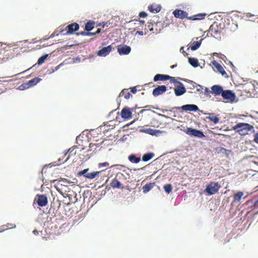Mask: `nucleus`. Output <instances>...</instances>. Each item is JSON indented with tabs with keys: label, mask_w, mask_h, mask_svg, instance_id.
Listing matches in <instances>:
<instances>
[{
	"label": "nucleus",
	"mask_w": 258,
	"mask_h": 258,
	"mask_svg": "<svg viewBox=\"0 0 258 258\" xmlns=\"http://www.w3.org/2000/svg\"><path fill=\"white\" fill-rule=\"evenodd\" d=\"M232 128L241 136L248 134L249 131L254 128L253 126L249 123L240 122L235 125Z\"/></svg>",
	"instance_id": "obj_1"
},
{
	"label": "nucleus",
	"mask_w": 258,
	"mask_h": 258,
	"mask_svg": "<svg viewBox=\"0 0 258 258\" xmlns=\"http://www.w3.org/2000/svg\"><path fill=\"white\" fill-rule=\"evenodd\" d=\"M3 47V58H12L18 53V48L14 45L4 44Z\"/></svg>",
	"instance_id": "obj_2"
},
{
	"label": "nucleus",
	"mask_w": 258,
	"mask_h": 258,
	"mask_svg": "<svg viewBox=\"0 0 258 258\" xmlns=\"http://www.w3.org/2000/svg\"><path fill=\"white\" fill-rule=\"evenodd\" d=\"M124 176L122 173H118L116 175V176L112 180L110 183L111 186L114 188H124V186L122 185L120 181L122 179L124 178Z\"/></svg>",
	"instance_id": "obj_3"
},
{
	"label": "nucleus",
	"mask_w": 258,
	"mask_h": 258,
	"mask_svg": "<svg viewBox=\"0 0 258 258\" xmlns=\"http://www.w3.org/2000/svg\"><path fill=\"white\" fill-rule=\"evenodd\" d=\"M220 187L218 182L211 181L207 185L205 191L210 195H214L218 191Z\"/></svg>",
	"instance_id": "obj_4"
},
{
	"label": "nucleus",
	"mask_w": 258,
	"mask_h": 258,
	"mask_svg": "<svg viewBox=\"0 0 258 258\" xmlns=\"http://www.w3.org/2000/svg\"><path fill=\"white\" fill-rule=\"evenodd\" d=\"M221 28H219L217 23H214L211 25L209 29V33L216 39L220 38Z\"/></svg>",
	"instance_id": "obj_5"
},
{
	"label": "nucleus",
	"mask_w": 258,
	"mask_h": 258,
	"mask_svg": "<svg viewBox=\"0 0 258 258\" xmlns=\"http://www.w3.org/2000/svg\"><path fill=\"white\" fill-rule=\"evenodd\" d=\"M185 133L189 136L197 137L200 138H202L205 137L204 133L202 131L192 128H187Z\"/></svg>",
	"instance_id": "obj_6"
},
{
	"label": "nucleus",
	"mask_w": 258,
	"mask_h": 258,
	"mask_svg": "<svg viewBox=\"0 0 258 258\" xmlns=\"http://www.w3.org/2000/svg\"><path fill=\"white\" fill-rule=\"evenodd\" d=\"M79 29V25L78 23H72L66 27L65 31L66 33H64V35H70L74 34V33L78 30Z\"/></svg>",
	"instance_id": "obj_7"
},
{
	"label": "nucleus",
	"mask_w": 258,
	"mask_h": 258,
	"mask_svg": "<svg viewBox=\"0 0 258 258\" xmlns=\"http://www.w3.org/2000/svg\"><path fill=\"white\" fill-rule=\"evenodd\" d=\"M38 205L40 207L45 206L48 203L47 198L44 195H37L35 199Z\"/></svg>",
	"instance_id": "obj_8"
},
{
	"label": "nucleus",
	"mask_w": 258,
	"mask_h": 258,
	"mask_svg": "<svg viewBox=\"0 0 258 258\" xmlns=\"http://www.w3.org/2000/svg\"><path fill=\"white\" fill-rule=\"evenodd\" d=\"M134 110V108H128L127 107H124L120 113L122 118L124 119H130L132 118V111Z\"/></svg>",
	"instance_id": "obj_9"
},
{
	"label": "nucleus",
	"mask_w": 258,
	"mask_h": 258,
	"mask_svg": "<svg viewBox=\"0 0 258 258\" xmlns=\"http://www.w3.org/2000/svg\"><path fill=\"white\" fill-rule=\"evenodd\" d=\"M213 65L217 69V70L225 78H228L229 76L227 73L225 71L223 67L218 63L217 61L214 60L212 62Z\"/></svg>",
	"instance_id": "obj_10"
},
{
	"label": "nucleus",
	"mask_w": 258,
	"mask_h": 258,
	"mask_svg": "<svg viewBox=\"0 0 258 258\" xmlns=\"http://www.w3.org/2000/svg\"><path fill=\"white\" fill-rule=\"evenodd\" d=\"M178 86L174 88V93L176 96H179L183 95L186 92V89L181 82H178Z\"/></svg>",
	"instance_id": "obj_11"
},
{
	"label": "nucleus",
	"mask_w": 258,
	"mask_h": 258,
	"mask_svg": "<svg viewBox=\"0 0 258 258\" xmlns=\"http://www.w3.org/2000/svg\"><path fill=\"white\" fill-rule=\"evenodd\" d=\"M112 48L111 45L103 47L97 52V54L100 56H106L111 52Z\"/></svg>",
	"instance_id": "obj_12"
},
{
	"label": "nucleus",
	"mask_w": 258,
	"mask_h": 258,
	"mask_svg": "<svg viewBox=\"0 0 258 258\" xmlns=\"http://www.w3.org/2000/svg\"><path fill=\"white\" fill-rule=\"evenodd\" d=\"M173 14L175 18L180 19H183L185 18L188 19V18L187 17L188 14L186 12L181 10L176 9L174 10L173 12Z\"/></svg>",
	"instance_id": "obj_13"
},
{
	"label": "nucleus",
	"mask_w": 258,
	"mask_h": 258,
	"mask_svg": "<svg viewBox=\"0 0 258 258\" xmlns=\"http://www.w3.org/2000/svg\"><path fill=\"white\" fill-rule=\"evenodd\" d=\"M167 88L165 86H158L153 90L152 92L153 95L155 97L158 96L165 92Z\"/></svg>",
	"instance_id": "obj_14"
},
{
	"label": "nucleus",
	"mask_w": 258,
	"mask_h": 258,
	"mask_svg": "<svg viewBox=\"0 0 258 258\" xmlns=\"http://www.w3.org/2000/svg\"><path fill=\"white\" fill-rule=\"evenodd\" d=\"M117 50L120 55L128 54L131 52V48L126 45H120L118 46Z\"/></svg>",
	"instance_id": "obj_15"
},
{
	"label": "nucleus",
	"mask_w": 258,
	"mask_h": 258,
	"mask_svg": "<svg viewBox=\"0 0 258 258\" xmlns=\"http://www.w3.org/2000/svg\"><path fill=\"white\" fill-rule=\"evenodd\" d=\"M222 96L225 99L233 100L235 99V95L231 90H223Z\"/></svg>",
	"instance_id": "obj_16"
},
{
	"label": "nucleus",
	"mask_w": 258,
	"mask_h": 258,
	"mask_svg": "<svg viewBox=\"0 0 258 258\" xmlns=\"http://www.w3.org/2000/svg\"><path fill=\"white\" fill-rule=\"evenodd\" d=\"M41 80V79L39 78H35L29 81L28 83L22 84V86H23L25 88H28L36 85Z\"/></svg>",
	"instance_id": "obj_17"
},
{
	"label": "nucleus",
	"mask_w": 258,
	"mask_h": 258,
	"mask_svg": "<svg viewBox=\"0 0 258 258\" xmlns=\"http://www.w3.org/2000/svg\"><path fill=\"white\" fill-rule=\"evenodd\" d=\"M188 83L189 85L187 87V88L189 89H196L197 92L201 91L203 89V88L202 86L197 84L195 82H194L192 81L191 80H187L186 81Z\"/></svg>",
	"instance_id": "obj_18"
},
{
	"label": "nucleus",
	"mask_w": 258,
	"mask_h": 258,
	"mask_svg": "<svg viewBox=\"0 0 258 258\" xmlns=\"http://www.w3.org/2000/svg\"><path fill=\"white\" fill-rule=\"evenodd\" d=\"M181 108L184 111H197L198 110L199 108L197 105L195 104H186L182 105Z\"/></svg>",
	"instance_id": "obj_19"
},
{
	"label": "nucleus",
	"mask_w": 258,
	"mask_h": 258,
	"mask_svg": "<svg viewBox=\"0 0 258 258\" xmlns=\"http://www.w3.org/2000/svg\"><path fill=\"white\" fill-rule=\"evenodd\" d=\"M169 78H170V76L168 75L158 74L154 76L153 80L154 82L164 81L169 80Z\"/></svg>",
	"instance_id": "obj_20"
},
{
	"label": "nucleus",
	"mask_w": 258,
	"mask_h": 258,
	"mask_svg": "<svg viewBox=\"0 0 258 258\" xmlns=\"http://www.w3.org/2000/svg\"><path fill=\"white\" fill-rule=\"evenodd\" d=\"M161 7L159 5L153 4L148 6V10L153 13H157L160 11Z\"/></svg>",
	"instance_id": "obj_21"
},
{
	"label": "nucleus",
	"mask_w": 258,
	"mask_h": 258,
	"mask_svg": "<svg viewBox=\"0 0 258 258\" xmlns=\"http://www.w3.org/2000/svg\"><path fill=\"white\" fill-rule=\"evenodd\" d=\"M212 93L215 95L222 94L223 88L221 86L218 85H214L211 88Z\"/></svg>",
	"instance_id": "obj_22"
},
{
	"label": "nucleus",
	"mask_w": 258,
	"mask_h": 258,
	"mask_svg": "<svg viewBox=\"0 0 258 258\" xmlns=\"http://www.w3.org/2000/svg\"><path fill=\"white\" fill-rule=\"evenodd\" d=\"M205 114H209V116L206 117V119H208L214 123L217 124L219 121V118L217 116H214V113H204Z\"/></svg>",
	"instance_id": "obj_23"
},
{
	"label": "nucleus",
	"mask_w": 258,
	"mask_h": 258,
	"mask_svg": "<svg viewBox=\"0 0 258 258\" xmlns=\"http://www.w3.org/2000/svg\"><path fill=\"white\" fill-rule=\"evenodd\" d=\"M206 16V14L205 13H200L191 17H189L188 19L191 20H201L204 19Z\"/></svg>",
	"instance_id": "obj_24"
},
{
	"label": "nucleus",
	"mask_w": 258,
	"mask_h": 258,
	"mask_svg": "<svg viewBox=\"0 0 258 258\" xmlns=\"http://www.w3.org/2000/svg\"><path fill=\"white\" fill-rule=\"evenodd\" d=\"M155 182H150L149 183L146 184L143 187V192L145 194L149 191L153 187L155 186Z\"/></svg>",
	"instance_id": "obj_25"
},
{
	"label": "nucleus",
	"mask_w": 258,
	"mask_h": 258,
	"mask_svg": "<svg viewBox=\"0 0 258 258\" xmlns=\"http://www.w3.org/2000/svg\"><path fill=\"white\" fill-rule=\"evenodd\" d=\"M243 196V193L242 191H238L236 194L234 195V200L232 202L233 203H238L239 202L241 199L242 197Z\"/></svg>",
	"instance_id": "obj_26"
},
{
	"label": "nucleus",
	"mask_w": 258,
	"mask_h": 258,
	"mask_svg": "<svg viewBox=\"0 0 258 258\" xmlns=\"http://www.w3.org/2000/svg\"><path fill=\"white\" fill-rule=\"evenodd\" d=\"M95 22L93 21H89L85 25V30L88 32L90 31L94 28Z\"/></svg>",
	"instance_id": "obj_27"
},
{
	"label": "nucleus",
	"mask_w": 258,
	"mask_h": 258,
	"mask_svg": "<svg viewBox=\"0 0 258 258\" xmlns=\"http://www.w3.org/2000/svg\"><path fill=\"white\" fill-rule=\"evenodd\" d=\"M202 39H201L199 41L192 42L190 46V49L192 50H196L198 48H199L200 47V46H201V44L202 43Z\"/></svg>",
	"instance_id": "obj_28"
},
{
	"label": "nucleus",
	"mask_w": 258,
	"mask_h": 258,
	"mask_svg": "<svg viewBox=\"0 0 258 258\" xmlns=\"http://www.w3.org/2000/svg\"><path fill=\"white\" fill-rule=\"evenodd\" d=\"M128 160L132 163H138L140 160V157H137L135 154H131L128 157Z\"/></svg>",
	"instance_id": "obj_29"
},
{
	"label": "nucleus",
	"mask_w": 258,
	"mask_h": 258,
	"mask_svg": "<svg viewBox=\"0 0 258 258\" xmlns=\"http://www.w3.org/2000/svg\"><path fill=\"white\" fill-rule=\"evenodd\" d=\"M188 62L191 66L195 68L198 67L199 65L198 60L194 57H189Z\"/></svg>",
	"instance_id": "obj_30"
},
{
	"label": "nucleus",
	"mask_w": 258,
	"mask_h": 258,
	"mask_svg": "<svg viewBox=\"0 0 258 258\" xmlns=\"http://www.w3.org/2000/svg\"><path fill=\"white\" fill-rule=\"evenodd\" d=\"M131 93L128 91L127 89H123L119 94V96H123L126 99H128L131 96Z\"/></svg>",
	"instance_id": "obj_31"
},
{
	"label": "nucleus",
	"mask_w": 258,
	"mask_h": 258,
	"mask_svg": "<svg viewBox=\"0 0 258 258\" xmlns=\"http://www.w3.org/2000/svg\"><path fill=\"white\" fill-rule=\"evenodd\" d=\"M154 155L153 153L145 154L142 157V160L145 162L148 161L153 157Z\"/></svg>",
	"instance_id": "obj_32"
},
{
	"label": "nucleus",
	"mask_w": 258,
	"mask_h": 258,
	"mask_svg": "<svg viewBox=\"0 0 258 258\" xmlns=\"http://www.w3.org/2000/svg\"><path fill=\"white\" fill-rule=\"evenodd\" d=\"M100 171H94L91 173H87L86 176V178L89 179H93L96 178L97 176L99 175Z\"/></svg>",
	"instance_id": "obj_33"
},
{
	"label": "nucleus",
	"mask_w": 258,
	"mask_h": 258,
	"mask_svg": "<svg viewBox=\"0 0 258 258\" xmlns=\"http://www.w3.org/2000/svg\"><path fill=\"white\" fill-rule=\"evenodd\" d=\"M163 188L166 192L169 194L172 191V186L170 184H166L164 186Z\"/></svg>",
	"instance_id": "obj_34"
},
{
	"label": "nucleus",
	"mask_w": 258,
	"mask_h": 258,
	"mask_svg": "<svg viewBox=\"0 0 258 258\" xmlns=\"http://www.w3.org/2000/svg\"><path fill=\"white\" fill-rule=\"evenodd\" d=\"M48 56V54H45V55H44L41 56L38 60L37 64L39 65L42 64L44 62V61L46 60V59L47 58Z\"/></svg>",
	"instance_id": "obj_35"
},
{
	"label": "nucleus",
	"mask_w": 258,
	"mask_h": 258,
	"mask_svg": "<svg viewBox=\"0 0 258 258\" xmlns=\"http://www.w3.org/2000/svg\"><path fill=\"white\" fill-rule=\"evenodd\" d=\"M100 146V145L99 144H93V143H90L89 145V149L88 150L89 151H94L97 147H99Z\"/></svg>",
	"instance_id": "obj_36"
},
{
	"label": "nucleus",
	"mask_w": 258,
	"mask_h": 258,
	"mask_svg": "<svg viewBox=\"0 0 258 258\" xmlns=\"http://www.w3.org/2000/svg\"><path fill=\"white\" fill-rule=\"evenodd\" d=\"M88 170H89V168H87V169H85L82 171H80L78 173V176L84 175V176L86 177V175L87 174V173H88L87 172L88 171Z\"/></svg>",
	"instance_id": "obj_37"
},
{
	"label": "nucleus",
	"mask_w": 258,
	"mask_h": 258,
	"mask_svg": "<svg viewBox=\"0 0 258 258\" xmlns=\"http://www.w3.org/2000/svg\"><path fill=\"white\" fill-rule=\"evenodd\" d=\"M147 132L151 135H157V133H160V131L156 130L148 129Z\"/></svg>",
	"instance_id": "obj_38"
},
{
	"label": "nucleus",
	"mask_w": 258,
	"mask_h": 258,
	"mask_svg": "<svg viewBox=\"0 0 258 258\" xmlns=\"http://www.w3.org/2000/svg\"><path fill=\"white\" fill-rule=\"evenodd\" d=\"M109 165V164L107 162H103V163H100L98 164V167L99 168L102 167L108 166Z\"/></svg>",
	"instance_id": "obj_39"
},
{
	"label": "nucleus",
	"mask_w": 258,
	"mask_h": 258,
	"mask_svg": "<svg viewBox=\"0 0 258 258\" xmlns=\"http://www.w3.org/2000/svg\"><path fill=\"white\" fill-rule=\"evenodd\" d=\"M169 80H170V82L173 83H177L178 84V82H180L179 81H176L174 77H170V78H169Z\"/></svg>",
	"instance_id": "obj_40"
},
{
	"label": "nucleus",
	"mask_w": 258,
	"mask_h": 258,
	"mask_svg": "<svg viewBox=\"0 0 258 258\" xmlns=\"http://www.w3.org/2000/svg\"><path fill=\"white\" fill-rule=\"evenodd\" d=\"M75 149V148H70L68 150V152H69V154H71V155L76 154V152H74V151Z\"/></svg>",
	"instance_id": "obj_41"
},
{
	"label": "nucleus",
	"mask_w": 258,
	"mask_h": 258,
	"mask_svg": "<svg viewBox=\"0 0 258 258\" xmlns=\"http://www.w3.org/2000/svg\"><path fill=\"white\" fill-rule=\"evenodd\" d=\"M147 14L145 12H142L140 13V14H139V16L141 18H145L147 17Z\"/></svg>",
	"instance_id": "obj_42"
},
{
	"label": "nucleus",
	"mask_w": 258,
	"mask_h": 258,
	"mask_svg": "<svg viewBox=\"0 0 258 258\" xmlns=\"http://www.w3.org/2000/svg\"><path fill=\"white\" fill-rule=\"evenodd\" d=\"M254 141L258 144V133H256L254 136Z\"/></svg>",
	"instance_id": "obj_43"
},
{
	"label": "nucleus",
	"mask_w": 258,
	"mask_h": 258,
	"mask_svg": "<svg viewBox=\"0 0 258 258\" xmlns=\"http://www.w3.org/2000/svg\"><path fill=\"white\" fill-rule=\"evenodd\" d=\"M180 51L183 54L184 56H187L188 53H187L183 49V47H181L180 49Z\"/></svg>",
	"instance_id": "obj_44"
},
{
	"label": "nucleus",
	"mask_w": 258,
	"mask_h": 258,
	"mask_svg": "<svg viewBox=\"0 0 258 258\" xmlns=\"http://www.w3.org/2000/svg\"><path fill=\"white\" fill-rule=\"evenodd\" d=\"M87 32H85V31H82L79 33H77V35H83V36H87Z\"/></svg>",
	"instance_id": "obj_45"
},
{
	"label": "nucleus",
	"mask_w": 258,
	"mask_h": 258,
	"mask_svg": "<svg viewBox=\"0 0 258 258\" xmlns=\"http://www.w3.org/2000/svg\"><path fill=\"white\" fill-rule=\"evenodd\" d=\"M3 45L4 44H0V55L3 54Z\"/></svg>",
	"instance_id": "obj_46"
},
{
	"label": "nucleus",
	"mask_w": 258,
	"mask_h": 258,
	"mask_svg": "<svg viewBox=\"0 0 258 258\" xmlns=\"http://www.w3.org/2000/svg\"><path fill=\"white\" fill-rule=\"evenodd\" d=\"M137 89L136 87H133L131 88V92L135 94L137 92Z\"/></svg>",
	"instance_id": "obj_47"
},
{
	"label": "nucleus",
	"mask_w": 258,
	"mask_h": 258,
	"mask_svg": "<svg viewBox=\"0 0 258 258\" xmlns=\"http://www.w3.org/2000/svg\"><path fill=\"white\" fill-rule=\"evenodd\" d=\"M139 34V35H140L142 36V35H144V32H143V31H137L136 32V34Z\"/></svg>",
	"instance_id": "obj_48"
},
{
	"label": "nucleus",
	"mask_w": 258,
	"mask_h": 258,
	"mask_svg": "<svg viewBox=\"0 0 258 258\" xmlns=\"http://www.w3.org/2000/svg\"><path fill=\"white\" fill-rule=\"evenodd\" d=\"M138 25H140L141 26L142 25H144V24H145V21H138Z\"/></svg>",
	"instance_id": "obj_49"
},
{
	"label": "nucleus",
	"mask_w": 258,
	"mask_h": 258,
	"mask_svg": "<svg viewBox=\"0 0 258 258\" xmlns=\"http://www.w3.org/2000/svg\"><path fill=\"white\" fill-rule=\"evenodd\" d=\"M87 36H92V35H94L96 34L95 33H92V32H88L87 31Z\"/></svg>",
	"instance_id": "obj_50"
},
{
	"label": "nucleus",
	"mask_w": 258,
	"mask_h": 258,
	"mask_svg": "<svg viewBox=\"0 0 258 258\" xmlns=\"http://www.w3.org/2000/svg\"><path fill=\"white\" fill-rule=\"evenodd\" d=\"M33 233L34 234L36 235V234H38V231L37 230H33Z\"/></svg>",
	"instance_id": "obj_51"
},
{
	"label": "nucleus",
	"mask_w": 258,
	"mask_h": 258,
	"mask_svg": "<svg viewBox=\"0 0 258 258\" xmlns=\"http://www.w3.org/2000/svg\"><path fill=\"white\" fill-rule=\"evenodd\" d=\"M101 31V30L100 29H98V30H97V31L95 32L96 34H99Z\"/></svg>",
	"instance_id": "obj_52"
},
{
	"label": "nucleus",
	"mask_w": 258,
	"mask_h": 258,
	"mask_svg": "<svg viewBox=\"0 0 258 258\" xmlns=\"http://www.w3.org/2000/svg\"><path fill=\"white\" fill-rule=\"evenodd\" d=\"M176 66H177L176 64L172 65V66H171V69H173V68H174L175 67H176Z\"/></svg>",
	"instance_id": "obj_53"
},
{
	"label": "nucleus",
	"mask_w": 258,
	"mask_h": 258,
	"mask_svg": "<svg viewBox=\"0 0 258 258\" xmlns=\"http://www.w3.org/2000/svg\"><path fill=\"white\" fill-rule=\"evenodd\" d=\"M205 90H206V91L207 92H208V93L210 92V91L209 90V89H208V88H207L205 89Z\"/></svg>",
	"instance_id": "obj_54"
},
{
	"label": "nucleus",
	"mask_w": 258,
	"mask_h": 258,
	"mask_svg": "<svg viewBox=\"0 0 258 258\" xmlns=\"http://www.w3.org/2000/svg\"><path fill=\"white\" fill-rule=\"evenodd\" d=\"M145 110H144V109L141 110L140 111V113H143V112H144V111H145Z\"/></svg>",
	"instance_id": "obj_55"
}]
</instances>
